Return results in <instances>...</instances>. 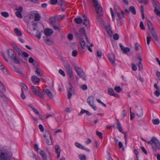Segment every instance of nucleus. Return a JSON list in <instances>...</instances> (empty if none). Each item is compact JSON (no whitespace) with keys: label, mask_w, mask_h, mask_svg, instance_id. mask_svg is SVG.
Segmentation results:
<instances>
[{"label":"nucleus","mask_w":160,"mask_h":160,"mask_svg":"<svg viewBox=\"0 0 160 160\" xmlns=\"http://www.w3.org/2000/svg\"><path fill=\"white\" fill-rule=\"evenodd\" d=\"M14 158L12 152L7 150H2L0 148V160H12Z\"/></svg>","instance_id":"nucleus-1"},{"label":"nucleus","mask_w":160,"mask_h":160,"mask_svg":"<svg viewBox=\"0 0 160 160\" xmlns=\"http://www.w3.org/2000/svg\"><path fill=\"white\" fill-rule=\"evenodd\" d=\"M13 47L17 52L19 57L20 59L23 62H27L26 58L29 56V54L25 52H22L21 49L16 45H13Z\"/></svg>","instance_id":"nucleus-2"},{"label":"nucleus","mask_w":160,"mask_h":160,"mask_svg":"<svg viewBox=\"0 0 160 160\" xmlns=\"http://www.w3.org/2000/svg\"><path fill=\"white\" fill-rule=\"evenodd\" d=\"M149 144L151 145L153 150L156 152L160 149V143L157 138L154 137H152L151 141H147Z\"/></svg>","instance_id":"nucleus-3"},{"label":"nucleus","mask_w":160,"mask_h":160,"mask_svg":"<svg viewBox=\"0 0 160 160\" xmlns=\"http://www.w3.org/2000/svg\"><path fill=\"white\" fill-rule=\"evenodd\" d=\"M8 54L12 60L15 63L20 64V62L17 58L14 51L12 49H9L8 51Z\"/></svg>","instance_id":"nucleus-4"},{"label":"nucleus","mask_w":160,"mask_h":160,"mask_svg":"<svg viewBox=\"0 0 160 160\" xmlns=\"http://www.w3.org/2000/svg\"><path fill=\"white\" fill-rule=\"evenodd\" d=\"M94 4V6L96 9L97 12L98 16L97 17V19L98 20H102L101 18L99 17L102 16L103 15L102 8L100 3L98 2Z\"/></svg>","instance_id":"nucleus-5"},{"label":"nucleus","mask_w":160,"mask_h":160,"mask_svg":"<svg viewBox=\"0 0 160 160\" xmlns=\"http://www.w3.org/2000/svg\"><path fill=\"white\" fill-rule=\"evenodd\" d=\"M74 68L77 74L80 77L83 79H85V72L80 68L77 66H74Z\"/></svg>","instance_id":"nucleus-6"},{"label":"nucleus","mask_w":160,"mask_h":160,"mask_svg":"<svg viewBox=\"0 0 160 160\" xmlns=\"http://www.w3.org/2000/svg\"><path fill=\"white\" fill-rule=\"evenodd\" d=\"M38 23L35 21H32L31 25H28V30L31 34V31H35V30L37 28Z\"/></svg>","instance_id":"nucleus-7"},{"label":"nucleus","mask_w":160,"mask_h":160,"mask_svg":"<svg viewBox=\"0 0 160 160\" xmlns=\"http://www.w3.org/2000/svg\"><path fill=\"white\" fill-rule=\"evenodd\" d=\"M64 66L69 76L70 77H72L73 76V73L72 68L71 66L68 63H65Z\"/></svg>","instance_id":"nucleus-8"},{"label":"nucleus","mask_w":160,"mask_h":160,"mask_svg":"<svg viewBox=\"0 0 160 160\" xmlns=\"http://www.w3.org/2000/svg\"><path fill=\"white\" fill-rule=\"evenodd\" d=\"M75 33L76 36L78 38H80L81 36L86 35V31L83 28H82L79 30V33L77 32H75Z\"/></svg>","instance_id":"nucleus-9"},{"label":"nucleus","mask_w":160,"mask_h":160,"mask_svg":"<svg viewBox=\"0 0 160 160\" xmlns=\"http://www.w3.org/2000/svg\"><path fill=\"white\" fill-rule=\"evenodd\" d=\"M43 136L45 138L47 143L48 145H51L52 144L51 139L49 133L48 132H45L43 135Z\"/></svg>","instance_id":"nucleus-10"},{"label":"nucleus","mask_w":160,"mask_h":160,"mask_svg":"<svg viewBox=\"0 0 160 160\" xmlns=\"http://www.w3.org/2000/svg\"><path fill=\"white\" fill-rule=\"evenodd\" d=\"M69 85L70 87L67 89V91L68 92V98L69 99H70L72 96V93L74 92V89L70 82Z\"/></svg>","instance_id":"nucleus-11"},{"label":"nucleus","mask_w":160,"mask_h":160,"mask_svg":"<svg viewBox=\"0 0 160 160\" xmlns=\"http://www.w3.org/2000/svg\"><path fill=\"white\" fill-rule=\"evenodd\" d=\"M117 121V128L118 130L119 131L122 133H124V132L122 126V125L119 122V120L117 118L116 119Z\"/></svg>","instance_id":"nucleus-12"},{"label":"nucleus","mask_w":160,"mask_h":160,"mask_svg":"<svg viewBox=\"0 0 160 160\" xmlns=\"http://www.w3.org/2000/svg\"><path fill=\"white\" fill-rule=\"evenodd\" d=\"M150 33L151 35H150L149 34V35L150 36V37H151V38H152V40L154 41L155 40L158 41V38L155 31L154 30L150 32Z\"/></svg>","instance_id":"nucleus-13"},{"label":"nucleus","mask_w":160,"mask_h":160,"mask_svg":"<svg viewBox=\"0 0 160 160\" xmlns=\"http://www.w3.org/2000/svg\"><path fill=\"white\" fill-rule=\"evenodd\" d=\"M49 21L50 24L52 26L56 25L58 22V19L56 16L50 18Z\"/></svg>","instance_id":"nucleus-14"},{"label":"nucleus","mask_w":160,"mask_h":160,"mask_svg":"<svg viewBox=\"0 0 160 160\" xmlns=\"http://www.w3.org/2000/svg\"><path fill=\"white\" fill-rule=\"evenodd\" d=\"M75 145L77 147H78V148H81L83 150H84L88 152H90V150L89 149H88L85 147V146H82L81 144L78 142H76L75 143Z\"/></svg>","instance_id":"nucleus-15"},{"label":"nucleus","mask_w":160,"mask_h":160,"mask_svg":"<svg viewBox=\"0 0 160 160\" xmlns=\"http://www.w3.org/2000/svg\"><path fill=\"white\" fill-rule=\"evenodd\" d=\"M108 57L110 62L114 65H115V55L112 53L108 55Z\"/></svg>","instance_id":"nucleus-16"},{"label":"nucleus","mask_w":160,"mask_h":160,"mask_svg":"<svg viewBox=\"0 0 160 160\" xmlns=\"http://www.w3.org/2000/svg\"><path fill=\"white\" fill-rule=\"evenodd\" d=\"M153 5L154 8V10L160 9V4L158 1L157 0H153Z\"/></svg>","instance_id":"nucleus-17"},{"label":"nucleus","mask_w":160,"mask_h":160,"mask_svg":"<svg viewBox=\"0 0 160 160\" xmlns=\"http://www.w3.org/2000/svg\"><path fill=\"white\" fill-rule=\"evenodd\" d=\"M56 153L57 154V158L58 159L60 156L61 150L60 146L58 145H56L54 146Z\"/></svg>","instance_id":"nucleus-18"},{"label":"nucleus","mask_w":160,"mask_h":160,"mask_svg":"<svg viewBox=\"0 0 160 160\" xmlns=\"http://www.w3.org/2000/svg\"><path fill=\"white\" fill-rule=\"evenodd\" d=\"M108 94L109 95L113 96L114 97L116 98H118L119 97L118 95L114 92V91L112 88H108Z\"/></svg>","instance_id":"nucleus-19"},{"label":"nucleus","mask_w":160,"mask_h":160,"mask_svg":"<svg viewBox=\"0 0 160 160\" xmlns=\"http://www.w3.org/2000/svg\"><path fill=\"white\" fill-rule=\"evenodd\" d=\"M31 31V34L37 37L39 39H40L41 38V32L39 31L38 30H37L36 33L35 32V31Z\"/></svg>","instance_id":"nucleus-20"},{"label":"nucleus","mask_w":160,"mask_h":160,"mask_svg":"<svg viewBox=\"0 0 160 160\" xmlns=\"http://www.w3.org/2000/svg\"><path fill=\"white\" fill-rule=\"evenodd\" d=\"M94 97L92 96H90L88 98L87 101L88 104L90 106H92V104H93Z\"/></svg>","instance_id":"nucleus-21"},{"label":"nucleus","mask_w":160,"mask_h":160,"mask_svg":"<svg viewBox=\"0 0 160 160\" xmlns=\"http://www.w3.org/2000/svg\"><path fill=\"white\" fill-rule=\"evenodd\" d=\"M83 17L84 20V22H83V24L86 27H89V20L85 15L83 16Z\"/></svg>","instance_id":"nucleus-22"},{"label":"nucleus","mask_w":160,"mask_h":160,"mask_svg":"<svg viewBox=\"0 0 160 160\" xmlns=\"http://www.w3.org/2000/svg\"><path fill=\"white\" fill-rule=\"evenodd\" d=\"M53 33V30L49 28H47L44 31V34L47 36H50Z\"/></svg>","instance_id":"nucleus-23"},{"label":"nucleus","mask_w":160,"mask_h":160,"mask_svg":"<svg viewBox=\"0 0 160 160\" xmlns=\"http://www.w3.org/2000/svg\"><path fill=\"white\" fill-rule=\"evenodd\" d=\"M147 25L148 28L149 30V31L151 32L154 30V28L153 27L150 21L148 20H147Z\"/></svg>","instance_id":"nucleus-24"},{"label":"nucleus","mask_w":160,"mask_h":160,"mask_svg":"<svg viewBox=\"0 0 160 160\" xmlns=\"http://www.w3.org/2000/svg\"><path fill=\"white\" fill-rule=\"evenodd\" d=\"M79 41L80 43L82 48L83 49L87 47V45H86V43L83 38H80Z\"/></svg>","instance_id":"nucleus-25"},{"label":"nucleus","mask_w":160,"mask_h":160,"mask_svg":"<svg viewBox=\"0 0 160 160\" xmlns=\"http://www.w3.org/2000/svg\"><path fill=\"white\" fill-rule=\"evenodd\" d=\"M46 93L47 94L48 97L50 98H52L53 95L50 91L48 88L45 90Z\"/></svg>","instance_id":"nucleus-26"},{"label":"nucleus","mask_w":160,"mask_h":160,"mask_svg":"<svg viewBox=\"0 0 160 160\" xmlns=\"http://www.w3.org/2000/svg\"><path fill=\"white\" fill-rule=\"evenodd\" d=\"M108 34L110 36H112V32L110 26L109 25L105 26V27Z\"/></svg>","instance_id":"nucleus-27"},{"label":"nucleus","mask_w":160,"mask_h":160,"mask_svg":"<svg viewBox=\"0 0 160 160\" xmlns=\"http://www.w3.org/2000/svg\"><path fill=\"white\" fill-rule=\"evenodd\" d=\"M74 20L75 22L78 24L81 23L83 21L82 19L80 17L75 18Z\"/></svg>","instance_id":"nucleus-28"},{"label":"nucleus","mask_w":160,"mask_h":160,"mask_svg":"<svg viewBox=\"0 0 160 160\" xmlns=\"http://www.w3.org/2000/svg\"><path fill=\"white\" fill-rule=\"evenodd\" d=\"M14 32L18 36H20L22 35V32L17 28L15 29Z\"/></svg>","instance_id":"nucleus-29"},{"label":"nucleus","mask_w":160,"mask_h":160,"mask_svg":"<svg viewBox=\"0 0 160 160\" xmlns=\"http://www.w3.org/2000/svg\"><path fill=\"white\" fill-rule=\"evenodd\" d=\"M124 12L122 11H121L120 12L117 13L118 16L121 19L124 18Z\"/></svg>","instance_id":"nucleus-30"},{"label":"nucleus","mask_w":160,"mask_h":160,"mask_svg":"<svg viewBox=\"0 0 160 160\" xmlns=\"http://www.w3.org/2000/svg\"><path fill=\"white\" fill-rule=\"evenodd\" d=\"M5 91L6 89L4 86L0 82V92H4Z\"/></svg>","instance_id":"nucleus-31"},{"label":"nucleus","mask_w":160,"mask_h":160,"mask_svg":"<svg viewBox=\"0 0 160 160\" xmlns=\"http://www.w3.org/2000/svg\"><path fill=\"white\" fill-rule=\"evenodd\" d=\"M29 62L30 63H32L33 64L35 65L37 62L32 57H30L28 59Z\"/></svg>","instance_id":"nucleus-32"},{"label":"nucleus","mask_w":160,"mask_h":160,"mask_svg":"<svg viewBox=\"0 0 160 160\" xmlns=\"http://www.w3.org/2000/svg\"><path fill=\"white\" fill-rule=\"evenodd\" d=\"M129 11L132 13L133 14H136V11L135 10V8L134 7L131 6L129 8Z\"/></svg>","instance_id":"nucleus-33"},{"label":"nucleus","mask_w":160,"mask_h":160,"mask_svg":"<svg viewBox=\"0 0 160 160\" xmlns=\"http://www.w3.org/2000/svg\"><path fill=\"white\" fill-rule=\"evenodd\" d=\"M137 115L138 117H142L143 115V112L142 110H139L137 112Z\"/></svg>","instance_id":"nucleus-34"},{"label":"nucleus","mask_w":160,"mask_h":160,"mask_svg":"<svg viewBox=\"0 0 160 160\" xmlns=\"http://www.w3.org/2000/svg\"><path fill=\"white\" fill-rule=\"evenodd\" d=\"M40 16L38 12L36 14V15H35L34 17V21H35L36 22H37V21H39V20H40Z\"/></svg>","instance_id":"nucleus-35"},{"label":"nucleus","mask_w":160,"mask_h":160,"mask_svg":"<svg viewBox=\"0 0 160 160\" xmlns=\"http://www.w3.org/2000/svg\"><path fill=\"white\" fill-rule=\"evenodd\" d=\"M35 67L36 68V72L38 74L40 75V76H41V75L40 74V69L39 68V66L37 64L35 66Z\"/></svg>","instance_id":"nucleus-36"},{"label":"nucleus","mask_w":160,"mask_h":160,"mask_svg":"<svg viewBox=\"0 0 160 160\" xmlns=\"http://www.w3.org/2000/svg\"><path fill=\"white\" fill-rule=\"evenodd\" d=\"M114 89L118 93L122 91V89L120 86H116L114 88Z\"/></svg>","instance_id":"nucleus-37"},{"label":"nucleus","mask_w":160,"mask_h":160,"mask_svg":"<svg viewBox=\"0 0 160 160\" xmlns=\"http://www.w3.org/2000/svg\"><path fill=\"white\" fill-rule=\"evenodd\" d=\"M35 94L39 96L40 98H44V96L42 93L38 91L36 93V94Z\"/></svg>","instance_id":"nucleus-38"},{"label":"nucleus","mask_w":160,"mask_h":160,"mask_svg":"<svg viewBox=\"0 0 160 160\" xmlns=\"http://www.w3.org/2000/svg\"><path fill=\"white\" fill-rule=\"evenodd\" d=\"M31 89H32L33 93L35 94H36V93L38 91H37V90L35 87L33 86H31Z\"/></svg>","instance_id":"nucleus-39"},{"label":"nucleus","mask_w":160,"mask_h":160,"mask_svg":"<svg viewBox=\"0 0 160 160\" xmlns=\"http://www.w3.org/2000/svg\"><path fill=\"white\" fill-rule=\"evenodd\" d=\"M1 15L5 18H7L9 16L8 13L6 12H3L1 13Z\"/></svg>","instance_id":"nucleus-40"},{"label":"nucleus","mask_w":160,"mask_h":160,"mask_svg":"<svg viewBox=\"0 0 160 160\" xmlns=\"http://www.w3.org/2000/svg\"><path fill=\"white\" fill-rule=\"evenodd\" d=\"M96 134L100 139H102L103 138L102 134V133L99 132L98 131H96Z\"/></svg>","instance_id":"nucleus-41"},{"label":"nucleus","mask_w":160,"mask_h":160,"mask_svg":"<svg viewBox=\"0 0 160 160\" xmlns=\"http://www.w3.org/2000/svg\"><path fill=\"white\" fill-rule=\"evenodd\" d=\"M79 158L80 160H86V157L84 155H79Z\"/></svg>","instance_id":"nucleus-42"},{"label":"nucleus","mask_w":160,"mask_h":160,"mask_svg":"<svg viewBox=\"0 0 160 160\" xmlns=\"http://www.w3.org/2000/svg\"><path fill=\"white\" fill-rule=\"evenodd\" d=\"M154 13L158 17H160V9L154 10Z\"/></svg>","instance_id":"nucleus-43"},{"label":"nucleus","mask_w":160,"mask_h":160,"mask_svg":"<svg viewBox=\"0 0 160 160\" xmlns=\"http://www.w3.org/2000/svg\"><path fill=\"white\" fill-rule=\"evenodd\" d=\"M21 97L23 99H25L26 98V96L24 93L23 91L22 88H21Z\"/></svg>","instance_id":"nucleus-44"},{"label":"nucleus","mask_w":160,"mask_h":160,"mask_svg":"<svg viewBox=\"0 0 160 160\" xmlns=\"http://www.w3.org/2000/svg\"><path fill=\"white\" fill-rule=\"evenodd\" d=\"M16 15L18 17L20 18H22L21 12H16Z\"/></svg>","instance_id":"nucleus-45"},{"label":"nucleus","mask_w":160,"mask_h":160,"mask_svg":"<svg viewBox=\"0 0 160 160\" xmlns=\"http://www.w3.org/2000/svg\"><path fill=\"white\" fill-rule=\"evenodd\" d=\"M122 51L124 53H126L130 51V49L128 48H123Z\"/></svg>","instance_id":"nucleus-46"},{"label":"nucleus","mask_w":160,"mask_h":160,"mask_svg":"<svg viewBox=\"0 0 160 160\" xmlns=\"http://www.w3.org/2000/svg\"><path fill=\"white\" fill-rule=\"evenodd\" d=\"M140 27L141 29L142 30H145V28L144 26L143 22H141L140 24Z\"/></svg>","instance_id":"nucleus-47"},{"label":"nucleus","mask_w":160,"mask_h":160,"mask_svg":"<svg viewBox=\"0 0 160 160\" xmlns=\"http://www.w3.org/2000/svg\"><path fill=\"white\" fill-rule=\"evenodd\" d=\"M152 122L154 124L158 125L159 123V121L158 119H155L152 120Z\"/></svg>","instance_id":"nucleus-48"},{"label":"nucleus","mask_w":160,"mask_h":160,"mask_svg":"<svg viewBox=\"0 0 160 160\" xmlns=\"http://www.w3.org/2000/svg\"><path fill=\"white\" fill-rule=\"evenodd\" d=\"M154 95L157 97H158L160 95V92L158 90H157L154 92Z\"/></svg>","instance_id":"nucleus-49"},{"label":"nucleus","mask_w":160,"mask_h":160,"mask_svg":"<svg viewBox=\"0 0 160 160\" xmlns=\"http://www.w3.org/2000/svg\"><path fill=\"white\" fill-rule=\"evenodd\" d=\"M32 80H40V79H44L43 78H39L35 76H33L32 77Z\"/></svg>","instance_id":"nucleus-50"},{"label":"nucleus","mask_w":160,"mask_h":160,"mask_svg":"<svg viewBox=\"0 0 160 160\" xmlns=\"http://www.w3.org/2000/svg\"><path fill=\"white\" fill-rule=\"evenodd\" d=\"M59 73L62 75L63 76L65 77V74L63 71L62 69H60L59 70Z\"/></svg>","instance_id":"nucleus-51"},{"label":"nucleus","mask_w":160,"mask_h":160,"mask_svg":"<svg viewBox=\"0 0 160 160\" xmlns=\"http://www.w3.org/2000/svg\"><path fill=\"white\" fill-rule=\"evenodd\" d=\"M81 88L83 90H86L88 89V87L86 84H83L81 86Z\"/></svg>","instance_id":"nucleus-52"},{"label":"nucleus","mask_w":160,"mask_h":160,"mask_svg":"<svg viewBox=\"0 0 160 160\" xmlns=\"http://www.w3.org/2000/svg\"><path fill=\"white\" fill-rule=\"evenodd\" d=\"M141 149L145 154H147L148 152L144 147L141 146Z\"/></svg>","instance_id":"nucleus-53"},{"label":"nucleus","mask_w":160,"mask_h":160,"mask_svg":"<svg viewBox=\"0 0 160 160\" xmlns=\"http://www.w3.org/2000/svg\"><path fill=\"white\" fill-rule=\"evenodd\" d=\"M78 53V51L76 50H74L72 52V55L73 57H76Z\"/></svg>","instance_id":"nucleus-54"},{"label":"nucleus","mask_w":160,"mask_h":160,"mask_svg":"<svg viewBox=\"0 0 160 160\" xmlns=\"http://www.w3.org/2000/svg\"><path fill=\"white\" fill-rule=\"evenodd\" d=\"M119 36L118 34H115L113 35V38L115 40H118L119 39Z\"/></svg>","instance_id":"nucleus-55"},{"label":"nucleus","mask_w":160,"mask_h":160,"mask_svg":"<svg viewBox=\"0 0 160 160\" xmlns=\"http://www.w3.org/2000/svg\"><path fill=\"white\" fill-rule=\"evenodd\" d=\"M138 68H139V70H142V64L141 62L140 61L139 62V64H138Z\"/></svg>","instance_id":"nucleus-56"},{"label":"nucleus","mask_w":160,"mask_h":160,"mask_svg":"<svg viewBox=\"0 0 160 160\" xmlns=\"http://www.w3.org/2000/svg\"><path fill=\"white\" fill-rule=\"evenodd\" d=\"M86 111H87L86 110H84L83 109H82L81 110L80 112L79 113H78V115H79V116L81 115L82 114H83L84 113H86Z\"/></svg>","instance_id":"nucleus-57"},{"label":"nucleus","mask_w":160,"mask_h":160,"mask_svg":"<svg viewBox=\"0 0 160 160\" xmlns=\"http://www.w3.org/2000/svg\"><path fill=\"white\" fill-rule=\"evenodd\" d=\"M151 40V37H148L147 38V44L149 45L150 44V42Z\"/></svg>","instance_id":"nucleus-58"},{"label":"nucleus","mask_w":160,"mask_h":160,"mask_svg":"<svg viewBox=\"0 0 160 160\" xmlns=\"http://www.w3.org/2000/svg\"><path fill=\"white\" fill-rule=\"evenodd\" d=\"M62 132V130L61 129H59L53 133V135L54 136H56L57 134V133L58 132Z\"/></svg>","instance_id":"nucleus-59"},{"label":"nucleus","mask_w":160,"mask_h":160,"mask_svg":"<svg viewBox=\"0 0 160 160\" xmlns=\"http://www.w3.org/2000/svg\"><path fill=\"white\" fill-rule=\"evenodd\" d=\"M92 142V140L89 138L87 139V140L85 142V144L87 145H88Z\"/></svg>","instance_id":"nucleus-60"},{"label":"nucleus","mask_w":160,"mask_h":160,"mask_svg":"<svg viewBox=\"0 0 160 160\" xmlns=\"http://www.w3.org/2000/svg\"><path fill=\"white\" fill-rule=\"evenodd\" d=\"M132 69L133 70L135 71L137 69V67L136 65L134 63H132Z\"/></svg>","instance_id":"nucleus-61"},{"label":"nucleus","mask_w":160,"mask_h":160,"mask_svg":"<svg viewBox=\"0 0 160 160\" xmlns=\"http://www.w3.org/2000/svg\"><path fill=\"white\" fill-rule=\"evenodd\" d=\"M38 13L37 11H33L31 12L30 15L32 17L36 15V14Z\"/></svg>","instance_id":"nucleus-62"},{"label":"nucleus","mask_w":160,"mask_h":160,"mask_svg":"<svg viewBox=\"0 0 160 160\" xmlns=\"http://www.w3.org/2000/svg\"><path fill=\"white\" fill-rule=\"evenodd\" d=\"M39 128L42 132L44 131V128L42 124H39L38 126Z\"/></svg>","instance_id":"nucleus-63"},{"label":"nucleus","mask_w":160,"mask_h":160,"mask_svg":"<svg viewBox=\"0 0 160 160\" xmlns=\"http://www.w3.org/2000/svg\"><path fill=\"white\" fill-rule=\"evenodd\" d=\"M73 35L71 34H69L68 35V38L70 40H71L73 39Z\"/></svg>","instance_id":"nucleus-64"}]
</instances>
